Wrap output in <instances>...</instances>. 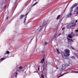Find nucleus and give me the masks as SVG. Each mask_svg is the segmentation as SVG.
<instances>
[{"instance_id":"f257e3e1","label":"nucleus","mask_w":78,"mask_h":78,"mask_svg":"<svg viewBox=\"0 0 78 78\" xmlns=\"http://www.w3.org/2000/svg\"><path fill=\"white\" fill-rule=\"evenodd\" d=\"M64 52L62 53V58L64 59H67V57L70 55V50L68 49H66Z\"/></svg>"},{"instance_id":"f03ea898","label":"nucleus","mask_w":78,"mask_h":78,"mask_svg":"<svg viewBox=\"0 0 78 78\" xmlns=\"http://www.w3.org/2000/svg\"><path fill=\"white\" fill-rule=\"evenodd\" d=\"M66 68V66L65 64H63L59 67L60 70H62Z\"/></svg>"},{"instance_id":"7ed1b4c3","label":"nucleus","mask_w":78,"mask_h":78,"mask_svg":"<svg viewBox=\"0 0 78 78\" xmlns=\"http://www.w3.org/2000/svg\"><path fill=\"white\" fill-rule=\"evenodd\" d=\"M78 5V4L76 3L74 4L71 7V9L72 8H75L76 6L77 5Z\"/></svg>"},{"instance_id":"20e7f679","label":"nucleus","mask_w":78,"mask_h":78,"mask_svg":"<svg viewBox=\"0 0 78 78\" xmlns=\"http://www.w3.org/2000/svg\"><path fill=\"white\" fill-rule=\"evenodd\" d=\"M42 26H41L39 27L38 28V29H37V30H38V31H41V30H42Z\"/></svg>"},{"instance_id":"39448f33","label":"nucleus","mask_w":78,"mask_h":78,"mask_svg":"<svg viewBox=\"0 0 78 78\" xmlns=\"http://www.w3.org/2000/svg\"><path fill=\"white\" fill-rule=\"evenodd\" d=\"M72 26H71V25L70 24H68L67 26V27L69 29V28H70Z\"/></svg>"},{"instance_id":"423d86ee","label":"nucleus","mask_w":78,"mask_h":78,"mask_svg":"<svg viewBox=\"0 0 78 78\" xmlns=\"http://www.w3.org/2000/svg\"><path fill=\"white\" fill-rule=\"evenodd\" d=\"M24 15H21L20 16V18H19V19H22L23 17H24Z\"/></svg>"},{"instance_id":"0eeeda50","label":"nucleus","mask_w":78,"mask_h":78,"mask_svg":"<svg viewBox=\"0 0 78 78\" xmlns=\"http://www.w3.org/2000/svg\"><path fill=\"white\" fill-rule=\"evenodd\" d=\"M61 17V16L59 15L56 18L57 20H59V18Z\"/></svg>"},{"instance_id":"6e6552de","label":"nucleus","mask_w":78,"mask_h":78,"mask_svg":"<svg viewBox=\"0 0 78 78\" xmlns=\"http://www.w3.org/2000/svg\"><path fill=\"white\" fill-rule=\"evenodd\" d=\"M66 66H71V63H68L66 64Z\"/></svg>"},{"instance_id":"1a4fd4ad","label":"nucleus","mask_w":78,"mask_h":78,"mask_svg":"<svg viewBox=\"0 0 78 78\" xmlns=\"http://www.w3.org/2000/svg\"><path fill=\"white\" fill-rule=\"evenodd\" d=\"M72 26H73V27H75V23H72Z\"/></svg>"},{"instance_id":"9d476101","label":"nucleus","mask_w":78,"mask_h":78,"mask_svg":"<svg viewBox=\"0 0 78 78\" xmlns=\"http://www.w3.org/2000/svg\"><path fill=\"white\" fill-rule=\"evenodd\" d=\"M56 50L58 52V55H59V54H60V52H59V50H58V49L56 48Z\"/></svg>"},{"instance_id":"9b49d317","label":"nucleus","mask_w":78,"mask_h":78,"mask_svg":"<svg viewBox=\"0 0 78 78\" xmlns=\"http://www.w3.org/2000/svg\"><path fill=\"white\" fill-rule=\"evenodd\" d=\"M9 51H7L5 53L4 55H6L7 54H9Z\"/></svg>"},{"instance_id":"f8f14e48","label":"nucleus","mask_w":78,"mask_h":78,"mask_svg":"<svg viewBox=\"0 0 78 78\" xmlns=\"http://www.w3.org/2000/svg\"><path fill=\"white\" fill-rule=\"evenodd\" d=\"M71 16V13H69V14L68 15H67V16H68V17H70Z\"/></svg>"},{"instance_id":"ddd939ff","label":"nucleus","mask_w":78,"mask_h":78,"mask_svg":"<svg viewBox=\"0 0 78 78\" xmlns=\"http://www.w3.org/2000/svg\"><path fill=\"white\" fill-rule=\"evenodd\" d=\"M74 34L73 33H72L71 34V36H72V37H73V36H74Z\"/></svg>"},{"instance_id":"4468645a","label":"nucleus","mask_w":78,"mask_h":78,"mask_svg":"<svg viewBox=\"0 0 78 78\" xmlns=\"http://www.w3.org/2000/svg\"><path fill=\"white\" fill-rule=\"evenodd\" d=\"M68 37H69V38H72V36L71 35H69L68 36Z\"/></svg>"},{"instance_id":"2eb2a0df","label":"nucleus","mask_w":78,"mask_h":78,"mask_svg":"<svg viewBox=\"0 0 78 78\" xmlns=\"http://www.w3.org/2000/svg\"><path fill=\"white\" fill-rule=\"evenodd\" d=\"M44 62V58H43L41 62V63H43V62Z\"/></svg>"},{"instance_id":"dca6fc26","label":"nucleus","mask_w":78,"mask_h":78,"mask_svg":"<svg viewBox=\"0 0 78 78\" xmlns=\"http://www.w3.org/2000/svg\"><path fill=\"white\" fill-rule=\"evenodd\" d=\"M68 42H72L73 40L72 39H68Z\"/></svg>"},{"instance_id":"f3484780","label":"nucleus","mask_w":78,"mask_h":78,"mask_svg":"<svg viewBox=\"0 0 78 78\" xmlns=\"http://www.w3.org/2000/svg\"><path fill=\"white\" fill-rule=\"evenodd\" d=\"M48 44V43H47V42H45L44 44V45H47Z\"/></svg>"},{"instance_id":"a211bd4d","label":"nucleus","mask_w":78,"mask_h":78,"mask_svg":"<svg viewBox=\"0 0 78 78\" xmlns=\"http://www.w3.org/2000/svg\"><path fill=\"white\" fill-rule=\"evenodd\" d=\"M27 18V16H26L25 19H24V22L25 23V21H26V19Z\"/></svg>"},{"instance_id":"6ab92c4d","label":"nucleus","mask_w":78,"mask_h":78,"mask_svg":"<svg viewBox=\"0 0 78 78\" xmlns=\"http://www.w3.org/2000/svg\"><path fill=\"white\" fill-rule=\"evenodd\" d=\"M56 34L55 35L54 37V39H56Z\"/></svg>"},{"instance_id":"aec40b11","label":"nucleus","mask_w":78,"mask_h":78,"mask_svg":"<svg viewBox=\"0 0 78 78\" xmlns=\"http://www.w3.org/2000/svg\"><path fill=\"white\" fill-rule=\"evenodd\" d=\"M41 76L42 78H44V75H43V74H42L41 75Z\"/></svg>"},{"instance_id":"412c9836","label":"nucleus","mask_w":78,"mask_h":78,"mask_svg":"<svg viewBox=\"0 0 78 78\" xmlns=\"http://www.w3.org/2000/svg\"><path fill=\"white\" fill-rule=\"evenodd\" d=\"M46 63H44V66L43 67H46Z\"/></svg>"},{"instance_id":"4be33fe9","label":"nucleus","mask_w":78,"mask_h":78,"mask_svg":"<svg viewBox=\"0 0 78 78\" xmlns=\"http://www.w3.org/2000/svg\"><path fill=\"white\" fill-rule=\"evenodd\" d=\"M22 69V66H20L19 67V69Z\"/></svg>"},{"instance_id":"5701e85b","label":"nucleus","mask_w":78,"mask_h":78,"mask_svg":"<svg viewBox=\"0 0 78 78\" xmlns=\"http://www.w3.org/2000/svg\"><path fill=\"white\" fill-rule=\"evenodd\" d=\"M16 76H15V77H16V78L17 77V75L18 74V73H16Z\"/></svg>"},{"instance_id":"b1692460","label":"nucleus","mask_w":78,"mask_h":78,"mask_svg":"<svg viewBox=\"0 0 78 78\" xmlns=\"http://www.w3.org/2000/svg\"><path fill=\"white\" fill-rule=\"evenodd\" d=\"M71 58H72V59H75V57L73 56L72 57H71Z\"/></svg>"},{"instance_id":"393cba45","label":"nucleus","mask_w":78,"mask_h":78,"mask_svg":"<svg viewBox=\"0 0 78 78\" xmlns=\"http://www.w3.org/2000/svg\"><path fill=\"white\" fill-rule=\"evenodd\" d=\"M71 48H72V49H73V50H75V48H74L73 47H72V46H71Z\"/></svg>"},{"instance_id":"a878e982","label":"nucleus","mask_w":78,"mask_h":78,"mask_svg":"<svg viewBox=\"0 0 78 78\" xmlns=\"http://www.w3.org/2000/svg\"><path fill=\"white\" fill-rule=\"evenodd\" d=\"M41 53H44V50H43L42 51H41Z\"/></svg>"},{"instance_id":"bb28decb","label":"nucleus","mask_w":78,"mask_h":78,"mask_svg":"<svg viewBox=\"0 0 78 78\" xmlns=\"http://www.w3.org/2000/svg\"><path fill=\"white\" fill-rule=\"evenodd\" d=\"M36 5V3H35V4H34L33 5H32V6H34V5Z\"/></svg>"},{"instance_id":"cd10ccee","label":"nucleus","mask_w":78,"mask_h":78,"mask_svg":"<svg viewBox=\"0 0 78 78\" xmlns=\"http://www.w3.org/2000/svg\"><path fill=\"white\" fill-rule=\"evenodd\" d=\"M45 67H44V66H43V70H45Z\"/></svg>"},{"instance_id":"c85d7f7f","label":"nucleus","mask_w":78,"mask_h":78,"mask_svg":"<svg viewBox=\"0 0 78 78\" xmlns=\"http://www.w3.org/2000/svg\"><path fill=\"white\" fill-rule=\"evenodd\" d=\"M74 55H75L76 56H77V54H76V53H74Z\"/></svg>"},{"instance_id":"c756f323","label":"nucleus","mask_w":78,"mask_h":78,"mask_svg":"<svg viewBox=\"0 0 78 78\" xmlns=\"http://www.w3.org/2000/svg\"><path fill=\"white\" fill-rule=\"evenodd\" d=\"M4 59V58H2L1 59V60H3Z\"/></svg>"},{"instance_id":"7c9ffc66","label":"nucleus","mask_w":78,"mask_h":78,"mask_svg":"<svg viewBox=\"0 0 78 78\" xmlns=\"http://www.w3.org/2000/svg\"><path fill=\"white\" fill-rule=\"evenodd\" d=\"M28 14V13H26V14L25 16H27V15Z\"/></svg>"},{"instance_id":"2f4dec72","label":"nucleus","mask_w":78,"mask_h":78,"mask_svg":"<svg viewBox=\"0 0 78 78\" xmlns=\"http://www.w3.org/2000/svg\"><path fill=\"white\" fill-rule=\"evenodd\" d=\"M63 75H64V74H63L62 75L60 76H60H63Z\"/></svg>"},{"instance_id":"473e14b6","label":"nucleus","mask_w":78,"mask_h":78,"mask_svg":"<svg viewBox=\"0 0 78 78\" xmlns=\"http://www.w3.org/2000/svg\"><path fill=\"white\" fill-rule=\"evenodd\" d=\"M61 34H60L59 35H58V36H60L61 35Z\"/></svg>"},{"instance_id":"72a5a7b5","label":"nucleus","mask_w":78,"mask_h":78,"mask_svg":"<svg viewBox=\"0 0 78 78\" xmlns=\"http://www.w3.org/2000/svg\"><path fill=\"white\" fill-rule=\"evenodd\" d=\"M8 17H8L7 18H6V20H8Z\"/></svg>"},{"instance_id":"f704fd0d","label":"nucleus","mask_w":78,"mask_h":78,"mask_svg":"<svg viewBox=\"0 0 78 78\" xmlns=\"http://www.w3.org/2000/svg\"><path fill=\"white\" fill-rule=\"evenodd\" d=\"M38 70H39V68H38Z\"/></svg>"},{"instance_id":"c9c22d12","label":"nucleus","mask_w":78,"mask_h":78,"mask_svg":"<svg viewBox=\"0 0 78 78\" xmlns=\"http://www.w3.org/2000/svg\"><path fill=\"white\" fill-rule=\"evenodd\" d=\"M45 25H48V24L46 23H45Z\"/></svg>"},{"instance_id":"e433bc0d","label":"nucleus","mask_w":78,"mask_h":78,"mask_svg":"<svg viewBox=\"0 0 78 78\" xmlns=\"http://www.w3.org/2000/svg\"><path fill=\"white\" fill-rule=\"evenodd\" d=\"M75 73H78V71L76 72H75Z\"/></svg>"},{"instance_id":"4c0bfd02","label":"nucleus","mask_w":78,"mask_h":78,"mask_svg":"<svg viewBox=\"0 0 78 78\" xmlns=\"http://www.w3.org/2000/svg\"><path fill=\"white\" fill-rule=\"evenodd\" d=\"M78 22V21H77V20H76V22Z\"/></svg>"},{"instance_id":"58836bf2","label":"nucleus","mask_w":78,"mask_h":78,"mask_svg":"<svg viewBox=\"0 0 78 78\" xmlns=\"http://www.w3.org/2000/svg\"><path fill=\"white\" fill-rule=\"evenodd\" d=\"M62 30H64V28H62Z\"/></svg>"},{"instance_id":"ea45409f","label":"nucleus","mask_w":78,"mask_h":78,"mask_svg":"<svg viewBox=\"0 0 78 78\" xmlns=\"http://www.w3.org/2000/svg\"><path fill=\"white\" fill-rule=\"evenodd\" d=\"M37 3V2H36L35 3H36V4Z\"/></svg>"},{"instance_id":"a19ab883","label":"nucleus","mask_w":78,"mask_h":78,"mask_svg":"<svg viewBox=\"0 0 78 78\" xmlns=\"http://www.w3.org/2000/svg\"><path fill=\"white\" fill-rule=\"evenodd\" d=\"M5 7H6V6H5Z\"/></svg>"},{"instance_id":"79ce46f5","label":"nucleus","mask_w":78,"mask_h":78,"mask_svg":"<svg viewBox=\"0 0 78 78\" xmlns=\"http://www.w3.org/2000/svg\"><path fill=\"white\" fill-rule=\"evenodd\" d=\"M31 41H32V40H31Z\"/></svg>"}]
</instances>
